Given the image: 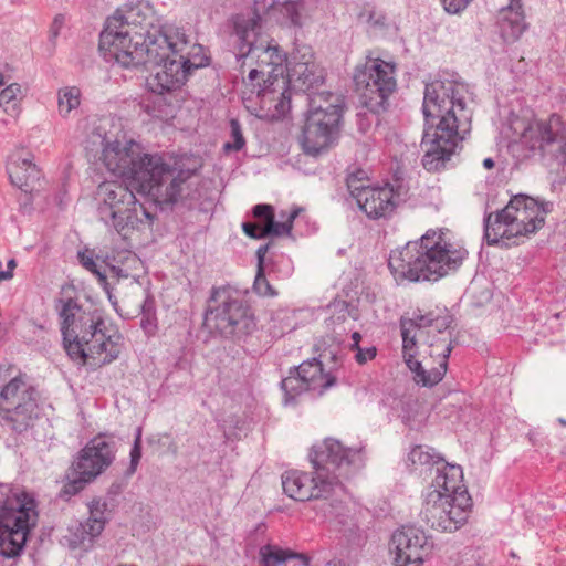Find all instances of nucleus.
Here are the masks:
<instances>
[{
    "instance_id": "c85d7f7f",
    "label": "nucleus",
    "mask_w": 566,
    "mask_h": 566,
    "mask_svg": "<svg viewBox=\"0 0 566 566\" xmlns=\"http://www.w3.org/2000/svg\"><path fill=\"white\" fill-rule=\"evenodd\" d=\"M102 533V524L98 521H94L93 524L74 523L69 526L67 534L64 535L63 539L65 544L72 548H83L87 551L92 547L94 538Z\"/></svg>"
},
{
    "instance_id": "a878e982",
    "label": "nucleus",
    "mask_w": 566,
    "mask_h": 566,
    "mask_svg": "<svg viewBox=\"0 0 566 566\" xmlns=\"http://www.w3.org/2000/svg\"><path fill=\"white\" fill-rule=\"evenodd\" d=\"M429 492L440 493L442 496L449 494L455 497L459 494L469 495L463 484V473L459 465L443 464L442 469H437V475Z\"/></svg>"
},
{
    "instance_id": "0e129e2a",
    "label": "nucleus",
    "mask_w": 566,
    "mask_h": 566,
    "mask_svg": "<svg viewBox=\"0 0 566 566\" xmlns=\"http://www.w3.org/2000/svg\"><path fill=\"white\" fill-rule=\"evenodd\" d=\"M346 317H347V313L344 310V313L340 316H338L337 319H343L344 321V319H346Z\"/></svg>"
},
{
    "instance_id": "f257e3e1",
    "label": "nucleus",
    "mask_w": 566,
    "mask_h": 566,
    "mask_svg": "<svg viewBox=\"0 0 566 566\" xmlns=\"http://www.w3.org/2000/svg\"><path fill=\"white\" fill-rule=\"evenodd\" d=\"M102 160L107 170L117 175L136 189V192L148 197L156 205L171 206L179 200L196 197L185 195L189 180L196 175L199 165H188V158L166 159L159 155L142 151L134 140L103 139Z\"/></svg>"
},
{
    "instance_id": "aec40b11",
    "label": "nucleus",
    "mask_w": 566,
    "mask_h": 566,
    "mask_svg": "<svg viewBox=\"0 0 566 566\" xmlns=\"http://www.w3.org/2000/svg\"><path fill=\"white\" fill-rule=\"evenodd\" d=\"M281 481L284 494L300 502L326 499L333 490V480L316 470L314 473L290 470L282 474Z\"/></svg>"
},
{
    "instance_id": "c03bdc74",
    "label": "nucleus",
    "mask_w": 566,
    "mask_h": 566,
    "mask_svg": "<svg viewBox=\"0 0 566 566\" xmlns=\"http://www.w3.org/2000/svg\"><path fill=\"white\" fill-rule=\"evenodd\" d=\"M255 293L260 296H276L277 292L272 287L264 275V270H258L256 276L253 283Z\"/></svg>"
},
{
    "instance_id": "473e14b6",
    "label": "nucleus",
    "mask_w": 566,
    "mask_h": 566,
    "mask_svg": "<svg viewBox=\"0 0 566 566\" xmlns=\"http://www.w3.org/2000/svg\"><path fill=\"white\" fill-rule=\"evenodd\" d=\"M308 0H286L280 3L277 10L282 15V22L293 27H302L308 15Z\"/></svg>"
},
{
    "instance_id": "bf43d9fd",
    "label": "nucleus",
    "mask_w": 566,
    "mask_h": 566,
    "mask_svg": "<svg viewBox=\"0 0 566 566\" xmlns=\"http://www.w3.org/2000/svg\"><path fill=\"white\" fill-rule=\"evenodd\" d=\"M111 271H112V273H113V274H115L118 279H119V277H127V274H124V273H123V270H122V269H119L118 266H115V265L111 266Z\"/></svg>"
},
{
    "instance_id": "de8ad7c7",
    "label": "nucleus",
    "mask_w": 566,
    "mask_h": 566,
    "mask_svg": "<svg viewBox=\"0 0 566 566\" xmlns=\"http://www.w3.org/2000/svg\"><path fill=\"white\" fill-rule=\"evenodd\" d=\"M472 0H441L443 9L450 14L463 11Z\"/></svg>"
},
{
    "instance_id": "3c124183",
    "label": "nucleus",
    "mask_w": 566,
    "mask_h": 566,
    "mask_svg": "<svg viewBox=\"0 0 566 566\" xmlns=\"http://www.w3.org/2000/svg\"><path fill=\"white\" fill-rule=\"evenodd\" d=\"M355 350L357 352L355 355V359L360 365L374 359L376 356V348L374 346L367 348L359 347Z\"/></svg>"
},
{
    "instance_id": "ddd939ff",
    "label": "nucleus",
    "mask_w": 566,
    "mask_h": 566,
    "mask_svg": "<svg viewBox=\"0 0 566 566\" xmlns=\"http://www.w3.org/2000/svg\"><path fill=\"white\" fill-rule=\"evenodd\" d=\"M354 83L364 105L379 114L387 109L388 98L396 88L395 65L380 59L369 60L356 69Z\"/></svg>"
},
{
    "instance_id": "f8f14e48",
    "label": "nucleus",
    "mask_w": 566,
    "mask_h": 566,
    "mask_svg": "<svg viewBox=\"0 0 566 566\" xmlns=\"http://www.w3.org/2000/svg\"><path fill=\"white\" fill-rule=\"evenodd\" d=\"M520 143L531 156L558 165L566 163V124L558 114L530 122L521 134Z\"/></svg>"
},
{
    "instance_id": "39448f33",
    "label": "nucleus",
    "mask_w": 566,
    "mask_h": 566,
    "mask_svg": "<svg viewBox=\"0 0 566 566\" xmlns=\"http://www.w3.org/2000/svg\"><path fill=\"white\" fill-rule=\"evenodd\" d=\"M63 345L69 357L93 368L109 364L122 352L123 337L109 333L98 311H85L75 300H59Z\"/></svg>"
},
{
    "instance_id": "393cba45",
    "label": "nucleus",
    "mask_w": 566,
    "mask_h": 566,
    "mask_svg": "<svg viewBox=\"0 0 566 566\" xmlns=\"http://www.w3.org/2000/svg\"><path fill=\"white\" fill-rule=\"evenodd\" d=\"M497 23L505 41L517 40L526 29L521 0H511L507 7L499 12Z\"/></svg>"
},
{
    "instance_id": "864d4df0",
    "label": "nucleus",
    "mask_w": 566,
    "mask_h": 566,
    "mask_svg": "<svg viewBox=\"0 0 566 566\" xmlns=\"http://www.w3.org/2000/svg\"><path fill=\"white\" fill-rule=\"evenodd\" d=\"M253 214L255 218L263 219L264 223L273 217V208L270 205H256L253 208Z\"/></svg>"
},
{
    "instance_id": "09e8293b",
    "label": "nucleus",
    "mask_w": 566,
    "mask_h": 566,
    "mask_svg": "<svg viewBox=\"0 0 566 566\" xmlns=\"http://www.w3.org/2000/svg\"><path fill=\"white\" fill-rule=\"evenodd\" d=\"M64 22H65L64 15H62V14L55 15V18L53 19V22L50 27V30H49V39L51 42H55V40L60 35V32L64 25Z\"/></svg>"
},
{
    "instance_id": "4be33fe9",
    "label": "nucleus",
    "mask_w": 566,
    "mask_h": 566,
    "mask_svg": "<svg viewBox=\"0 0 566 566\" xmlns=\"http://www.w3.org/2000/svg\"><path fill=\"white\" fill-rule=\"evenodd\" d=\"M260 74H263V71L252 69L248 75L249 85H251L253 90L258 88L256 94L263 105L269 104L270 108L271 103H274V108L279 113H284L290 108L291 98L286 78L282 74L279 76L277 74L272 75L269 73L268 78L263 80V84H255L254 82L259 78Z\"/></svg>"
},
{
    "instance_id": "423d86ee",
    "label": "nucleus",
    "mask_w": 566,
    "mask_h": 566,
    "mask_svg": "<svg viewBox=\"0 0 566 566\" xmlns=\"http://www.w3.org/2000/svg\"><path fill=\"white\" fill-rule=\"evenodd\" d=\"M447 230L429 229L419 240L409 241L390 253L388 266L397 281L437 282L455 271L468 255L460 244L446 238Z\"/></svg>"
},
{
    "instance_id": "f3484780",
    "label": "nucleus",
    "mask_w": 566,
    "mask_h": 566,
    "mask_svg": "<svg viewBox=\"0 0 566 566\" xmlns=\"http://www.w3.org/2000/svg\"><path fill=\"white\" fill-rule=\"evenodd\" d=\"M115 444L105 437L92 439L80 452L74 463L75 476L65 485L64 492L76 494L84 485L106 470L115 458Z\"/></svg>"
},
{
    "instance_id": "20e7f679",
    "label": "nucleus",
    "mask_w": 566,
    "mask_h": 566,
    "mask_svg": "<svg viewBox=\"0 0 566 566\" xmlns=\"http://www.w3.org/2000/svg\"><path fill=\"white\" fill-rule=\"evenodd\" d=\"M452 323L453 316L446 307L427 313L417 310L412 317L400 318L403 360L417 385L433 387L446 375L453 348Z\"/></svg>"
},
{
    "instance_id": "0eeeda50",
    "label": "nucleus",
    "mask_w": 566,
    "mask_h": 566,
    "mask_svg": "<svg viewBox=\"0 0 566 566\" xmlns=\"http://www.w3.org/2000/svg\"><path fill=\"white\" fill-rule=\"evenodd\" d=\"M548 211L547 203L539 205L532 197L516 195L502 210L484 217V239L489 245L518 244L544 226Z\"/></svg>"
},
{
    "instance_id": "c756f323",
    "label": "nucleus",
    "mask_w": 566,
    "mask_h": 566,
    "mask_svg": "<svg viewBox=\"0 0 566 566\" xmlns=\"http://www.w3.org/2000/svg\"><path fill=\"white\" fill-rule=\"evenodd\" d=\"M187 46L178 52H170L177 62H180L182 70L187 69V77L193 70L203 67L208 64V59L203 54V48L200 44H190L188 35L185 33Z\"/></svg>"
},
{
    "instance_id": "4c0bfd02",
    "label": "nucleus",
    "mask_w": 566,
    "mask_h": 566,
    "mask_svg": "<svg viewBox=\"0 0 566 566\" xmlns=\"http://www.w3.org/2000/svg\"><path fill=\"white\" fill-rule=\"evenodd\" d=\"M298 209L291 211L286 220L283 222H279L274 220V216L271 217L265 223H263V234L266 237H281L284 234H290L292 230L293 220L297 217Z\"/></svg>"
},
{
    "instance_id": "dca6fc26",
    "label": "nucleus",
    "mask_w": 566,
    "mask_h": 566,
    "mask_svg": "<svg viewBox=\"0 0 566 566\" xmlns=\"http://www.w3.org/2000/svg\"><path fill=\"white\" fill-rule=\"evenodd\" d=\"M471 507L470 495L450 497L449 494L442 496L440 493L428 492L421 516L430 527L451 533L467 523Z\"/></svg>"
},
{
    "instance_id": "bb28decb",
    "label": "nucleus",
    "mask_w": 566,
    "mask_h": 566,
    "mask_svg": "<svg viewBox=\"0 0 566 566\" xmlns=\"http://www.w3.org/2000/svg\"><path fill=\"white\" fill-rule=\"evenodd\" d=\"M129 291L130 294L137 298L135 303L136 315L143 314V318L140 321L142 328L148 335L155 334L157 323L153 297L149 296L142 284L135 279L129 281Z\"/></svg>"
},
{
    "instance_id": "2f4dec72",
    "label": "nucleus",
    "mask_w": 566,
    "mask_h": 566,
    "mask_svg": "<svg viewBox=\"0 0 566 566\" xmlns=\"http://www.w3.org/2000/svg\"><path fill=\"white\" fill-rule=\"evenodd\" d=\"M8 174L12 185L24 189L30 179L38 177V169L31 159L18 158L8 166Z\"/></svg>"
},
{
    "instance_id": "c9c22d12",
    "label": "nucleus",
    "mask_w": 566,
    "mask_h": 566,
    "mask_svg": "<svg viewBox=\"0 0 566 566\" xmlns=\"http://www.w3.org/2000/svg\"><path fill=\"white\" fill-rule=\"evenodd\" d=\"M22 96L21 86L17 83L8 85L0 92V106L11 116H17L20 112V99Z\"/></svg>"
},
{
    "instance_id": "79ce46f5",
    "label": "nucleus",
    "mask_w": 566,
    "mask_h": 566,
    "mask_svg": "<svg viewBox=\"0 0 566 566\" xmlns=\"http://www.w3.org/2000/svg\"><path fill=\"white\" fill-rule=\"evenodd\" d=\"M80 263L91 273L96 275L99 283H105L106 274L101 270V266L94 260L93 252L90 251H80L77 254Z\"/></svg>"
},
{
    "instance_id": "6ab92c4d",
    "label": "nucleus",
    "mask_w": 566,
    "mask_h": 566,
    "mask_svg": "<svg viewBox=\"0 0 566 566\" xmlns=\"http://www.w3.org/2000/svg\"><path fill=\"white\" fill-rule=\"evenodd\" d=\"M430 537L421 528L402 526L390 538V553L396 566H420L432 549Z\"/></svg>"
},
{
    "instance_id": "680f3d73",
    "label": "nucleus",
    "mask_w": 566,
    "mask_h": 566,
    "mask_svg": "<svg viewBox=\"0 0 566 566\" xmlns=\"http://www.w3.org/2000/svg\"><path fill=\"white\" fill-rule=\"evenodd\" d=\"M494 160L492 158H485L483 160V167L486 168V169H492L494 167Z\"/></svg>"
},
{
    "instance_id": "7ed1b4c3",
    "label": "nucleus",
    "mask_w": 566,
    "mask_h": 566,
    "mask_svg": "<svg viewBox=\"0 0 566 566\" xmlns=\"http://www.w3.org/2000/svg\"><path fill=\"white\" fill-rule=\"evenodd\" d=\"M422 112L426 120L422 165L428 171H436L470 132L472 113L464 102L463 86L451 81L426 85Z\"/></svg>"
},
{
    "instance_id": "69168bd1",
    "label": "nucleus",
    "mask_w": 566,
    "mask_h": 566,
    "mask_svg": "<svg viewBox=\"0 0 566 566\" xmlns=\"http://www.w3.org/2000/svg\"><path fill=\"white\" fill-rule=\"evenodd\" d=\"M558 422H559L562 426H565V427H566V419H564V418H558Z\"/></svg>"
},
{
    "instance_id": "1a4fd4ad",
    "label": "nucleus",
    "mask_w": 566,
    "mask_h": 566,
    "mask_svg": "<svg viewBox=\"0 0 566 566\" xmlns=\"http://www.w3.org/2000/svg\"><path fill=\"white\" fill-rule=\"evenodd\" d=\"M129 182H102L96 192L98 219L106 226L113 227L123 237L135 230L149 228L153 214L140 203Z\"/></svg>"
},
{
    "instance_id": "412c9836",
    "label": "nucleus",
    "mask_w": 566,
    "mask_h": 566,
    "mask_svg": "<svg viewBox=\"0 0 566 566\" xmlns=\"http://www.w3.org/2000/svg\"><path fill=\"white\" fill-rule=\"evenodd\" d=\"M287 71L286 82H294L303 91H311L324 81V71L315 63L312 50L307 46L297 49L292 55Z\"/></svg>"
},
{
    "instance_id": "6e6d98bb",
    "label": "nucleus",
    "mask_w": 566,
    "mask_h": 566,
    "mask_svg": "<svg viewBox=\"0 0 566 566\" xmlns=\"http://www.w3.org/2000/svg\"><path fill=\"white\" fill-rule=\"evenodd\" d=\"M11 489L9 488V485H0V507L3 505L7 499H11L14 495H21V493H14L12 495H9Z\"/></svg>"
},
{
    "instance_id": "a18cd8bd",
    "label": "nucleus",
    "mask_w": 566,
    "mask_h": 566,
    "mask_svg": "<svg viewBox=\"0 0 566 566\" xmlns=\"http://www.w3.org/2000/svg\"><path fill=\"white\" fill-rule=\"evenodd\" d=\"M263 54L269 57V64L272 65V71L270 72L272 75L275 71H277V66H282L285 61V54L279 49V46L268 45L263 50Z\"/></svg>"
},
{
    "instance_id": "e2e57ef3",
    "label": "nucleus",
    "mask_w": 566,
    "mask_h": 566,
    "mask_svg": "<svg viewBox=\"0 0 566 566\" xmlns=\"http://www.w3.org/2000/svg\"><path fill=\"white\" fill-rule=\"evenodd\" d=\"M13 277V274L10 273V272H3V271H0V283L4 280H10Z\"/></svg>"
},
{
    "instance_id": "13d9d810",
    "label": "nucleus",
    "mask_w": 566,
    "mask_h": 566,
    "mask_svg": "<svg viewBox=\"0 0 566 566\" xmlns=\"http://www.w3.org/2000/svg\"><path fill=\"white\" fill-rule=\"evenodd\" d=\"M352 339H353L352 348H353V349H357V348H359V342H360V339H361L360 334H359L358 332H354V333L352 334Z\"/></svg>"
},
{
    "instance_id": "58836bf2",
    "label": "nucleus",
    "mask_w": 566,
    "mask_h": 566,
    "mask_svg": "<svg viewBox=\"0 0 566 566\" xmlns=\"http://www.w3.org/2000/svg\"><path fill=\"white\" fill-rule=\"evenodd\" d=\"M272 333L274 336H282L295 328L294 315L287 310L277 311L272 317Z\"/></svg>"
},
{
    "instance_id": "603ef678",
    "label": "nucleus",
    "mask_w": 566,
    "mask_h": 566,
    "mask_svg": "<svg viewBox=\"0 0 566 566\" xmlns=\"http://www.w3.org/2000/svg\"><path fill=\"white\" fill-rule=\"evenodd\" d=\"M136 297L133 296L130 294V291H129V284L127 285V292L124 294L123 298H122V303H123V311L125 310L126 311V314L127 315H136L135 313V303H136Z\"/></svg>"
},
{
    "instance_id": "37998d69",
    "label": "nucleus",
    "mask_w": 566,
    "mask_h": 566,
    "mask_svg": "<svg viewBox=\"0 0 566 566\" xmlns=\"http://www.w3.org/2000/svg\"><path fill=\"white\" fill-rule=\"evenodd\" d=\"M88 509L90 517L86 522L93 524L94 521H98L102 524L103 531L106 523L105 512L107 510V503L102 499H95L90 503Z\"/></svg>"
},
{
    "instance_id": "f03ea898",
    "label": "nucleus",
    "mask_w": 566,
    "mask_h": 566,
    "mask_svg": "<svg viewBox=\"0 0 566 566\" xmlns=\"http://www.w3.org/2000/svg\"><path fill=\"white\" fill-rule=\"evenodd\" d=\"M140 10L130 9L126 14L107 19L99 35V50L106 60H114L124 67L158 64L170 52L187 46L185 30L174 24H155L154 17H143Z\"/></svg>"
},
{
    "instance_id": "b1692460",
    "label": "nucleus",
    "mask_w": 566,
    "mask_h": 566,
    "mask_svg": "<svg viewBox=\"0 0 566 566\" xmlns=\"http://www.w3.org/2000/svg\"><path fill=\"white\" fill-rule=\"evenodd\" d=\"M357 206L370 219H380L389 217L395 208L392 187H370L361 193H357Z\"/></svg>"
},
{
    "instance_id": "72a5a7b5",
    "label": "nucleus",
    "mask_w": 566,
    "mask_h": 566,
    "mask_svg": "<svg viewBox=\"0 0 566 566\" xmlns=\"http://www.w3.org/2000/svg\"><path fill=\"white\" fill-rule=\"evenodd\" d=\"M308 112L307 115H312L315 111H322L324 113L331 109H336L339 115V120L343 116V107L338 96L333 95L329 92L310 93L308 97Z\"/></svg>"
},
{
    "instance_id": "a19ab883",
    "label": "nucleus",
    "mask_w": 566,
    "mask_h": 566,
    "mask_svg": "<svg viewBox=\"0 0 566 566\" xmlns=\"http://www.w3.org/2000/svg\"><path fill=\"white\" fill-rule=\"evenodd\" d=\"M230 137L231 140L223 146L226 153L239 151L245 146V139L238 119L232 118L230 120Z\"/></svg>"
},
{
    "instance_id": "ea45409f",
    "label": "nucleus",
    "mask_w": 566,
    "mask_h": 566,
    "mask_svg": "<svg viewBox=\"0 0 566 566\" xmlns=\"http://www.w3.org/2000/svg\"><path fill=\"white\" fill-rule=\"evenodd\" d=\"M346 185L350 196L357 201V193H361L364 190H368L369 178L365 170L356 169L355 171L348 174L346 178Z\"/></svg>"
},
{
    "instance_id": "5701e85b",
    "label": "nucleus",
    "mask_w": 566,
    "mask_h": 566,
    "mask_svg": "<svg viewBox=\"0 0 566 566\" xmlns=\"http://www.w3.org/2000/svg\"><path fill=\"white\" fill-rule=\"evenodd\" d=\"M160 69L147 80L149 90L157 94H165L180 88L187 81V69L182 70L180 62L172 54L158 64Z\"/></svg>"
},
{
    "instance_id": "2eb2a0df",
    "label": "nucleus",
    "mask_w": 566,
    "mask_h": 566,
    "mask_svg": "<svg viewBox=\"0 0 566 566\" xmlns=\"http://www.w3.org/2000/svg\"><path fill=\"white\" fill-rule=\"evenodd\" d=\"M340 349L338 346L325 348L319 358L303 361L300 366L290 370L287 377L281 381V388L285 392V403L292 401L297 395L313 390L322 395L326 389L336 384V377L332 373H325L324 360L335 361Z\"/></svg>"
},
{
    "instance_id": "4d7b16f0",
    "label": "nucleus",
    "mask_w": 566,
    "mask_h": 566,
    "mask_svg": "<svg viewBox=\"0 0 566 566\" xmlns=\"http://www.w3.org/2000/svg\"><path fill=\"white\" fill-rule=\"evenodd\" d=\"M268 252V245H262L256 250V256H258V270L262 271L263 269V262L264 256Z\"/></svg>"
},
{
    "instance_id": "a211bd4d",
    "label": "nucleus",
    "mask_w": 566,
    "mask_h": 566,
    "mask_svg": "<svg viewBox=\"0 0 566 566\" xmlns=\"http://www.w3.org/2000/svg\"><path fill=\"white\" fill-rule=\"evenodd\" d=\"M338 133L339 115L336 109L327 113L315 111L306 117L301 137L302 148L305 154L317 156L336 143Z\"/></svg>"
},
{
    "instance_id": "6e6552de",
    "label": "nucleus",
    "mask_w": 566,
    "mask_h": 566,
    "mask_svg": "<svg viewBox=\"0 0 566 566\" xmlns=\"http://www.w3.org/2000/svg\"><path fill=\"white\" fill-rule=\"evenodd\" d=\"M39 413V392L25 375L12 366H0V427L22 434L33 428Z\"/></svg>"
},
{
    "instance_id": "5fc2aeb1",
    "label": "nucleus",
    "mask_w": 566,
    "mask_h": 566,
    "mask_svg": "<svg viewBox=\"0 0 566 566\" xmlns=\"http://www.w3.org/2000/svg\"><path fill=\"white\" fill-rule=\"evenodd\" d=\"M102 286H103V290L105 291V293L107 294V298L108 301L111 302V304L113 305L114 310L120 315L123 316V308L119 306L118 304V301L117 298L115 297V295L113 294L111 287H109V284L107 282V277H105V283H99Z\"/></svg>"
},
{
    "instance_id": "49530a36",
    "label": "nucleus",
    "mask_w": 566,
    "mask_h": 566,
    "mask_svg": "<svg viewBox=\"0 0 566 566\" xmlns=\"http://www.w3.org/2000/svg\"><path fill=\"white\" fill-rule=\"evenodd\" d=\"M142 458V428H137L135 441L130 450V471L134 472Z\"/></svg>"
},
{
    "instance_id": "052dcab7",
    "label": "nucleus",
    "mask_w": 566,
    "mask_h": 566,
    "mask_svg": "<svg viewBox=\"0 0 566 566\" xmlns=\"http://www.w3.org/2000/svg\"><path fill=\"white\" fill-rule=\"evenodd\" d=\"M17 266V261L14 259H10L7 263V270L4 272H10L13 274V270Z\"/></svg>"
},
{
    "instance_id": "cd10ccee",
    "label": "nucleus",
    "mask_w": 566,
    "mask_h": 566,
    "mask_svg": "<svg viewBox=\"0 0 566 566\" xmlns=\"http://www.w3.org/2000/svg\"><path fill=\"white\" fill-rule=\"evenodd\" d=\"M259 29L256 18H238L234 21V32L238 38V53L235 54L238 61L248 57L259 49L255 45Z\"/></svg>"
},
{
    "instance_id": "7c9ffc66",
    "label": "nucleus",
    "mask_w": 566,
    "mask_h": 566,
    "mask_svg": "<svg viewBox=\"0 0 566 566\" xmlns=\"http://www.w3.org/2000/svg\"><path fill=\"white\" fill-rule=\"evenodd\" d=\"M259 553L261 566H284L289 558H297L304 566H310V558L306 555L284 551L274 545H264Z\"/></svg>"
},
{
    "instance_id": "9d476101",
    "label": "nucleus",
    "mask_w": 566,
    "mask_h": 566,
    "mask_svg": "<svg viewBox=\"0 0 566 566\" xmlns=\"http://www.w3.org/2000/svg\"><path fill=\"white\" fill-rule=\"evenodd\" d=\"M205 324L223 338L240 339L255 328L254 316L243 295L231 286L213 287Z\"/></svg>"
},
{
    "instance_id": "9b49d317",
    "label": "nucleus",
    "mask_w": 566,
    "mask_h": 566,
    "mask_svg": "<svg viewBox=\"0 0 566 566\" xmlns=\"http://www.w3.org/2000/svg\"><path fill=\"white\" fill-rule=\"evenodd\" d=\"M35 521L34 500L24 492L4 501L0 507V554L3 557L14 558L21 554Z\"/></svg>"
},
{
    "instance_id": "f704fd0d",
    "label": "nucleus",
    "mask_w": 566,
    "mask_h": 566,
    "mask_svg": "<svg viewBox=\"0 0 566 566\" xmlns=\"http://www.w3.org/2000/svg\"><path fill=\"white\" fill-rule=\"evenodd\" d=\"M81 104V91L76 86L63 87L57 93V108L62 117H67Z\"/></svg>"
},
{
    "instance_id": "4468645a",
    "label": "nucleus",
    "mask_w": 566,
    "mask_h": 566,
    "mask_svg": "<svg viewBox=\"0 0 566 566\" xmlns=\"http://www.w3.org/2000/svg\"><path fill=\"white\" fill-rule=\"evenodd\" d=\"M310 461L316 471L333 480L348 479L364 467L363 448H346L336 439L327 438L312 448Z\"/></svg>"
},
{
    "instance_id": "8fccbe9b",
    "label": "nucleus",
    "mask_w": 566,
    "mask_h": 566,
    "mask_svg": "<svg viewBox=\"0 0 566 566\" xmlns=\"http://www.w3.org/2000/svg\"><path fill=\"white\" fill-rule=\"evenodd\" d=\"M242 229H243V232L250 237V238H254V239H263L264 238V234H263V224H256V223H251V222H244L242 224Z\"/></svg>"
},
{
    "instance_id": "e433bc0d",
    "label": "nucleus",
    "mask_w": 566,
    "mask_h": 566,
    "mask_svg": "<svg viewBox=\"0 0 566 566\" xmlns=\"http://www.w3.org/2000/svg\"><path fill=\"white\" fill-rule=\"evenodd\" d=\"M408 461L413 467H424L431 464H438L443 459L428 446H416L411 449L408 454Z\"/></svg>"
}]
</instances>
